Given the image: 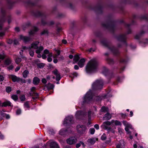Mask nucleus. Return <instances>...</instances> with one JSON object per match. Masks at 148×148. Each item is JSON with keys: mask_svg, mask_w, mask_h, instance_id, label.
Masks as SVG:
<instances>
[{"mask_svg": "<svg viewBox=\"0 0 148 148\" xmlns=\"http://www.w3.org/2000/svg\"><path fill=\"white\" fill-rule=\"evenodd\" d=\"M98 62L95 59H92L88 63L86 66V71L88 73L95 71L97 68Z\"/></svg>", "mask_w": 148, "mask_h": 148, "instance_id": "1", "label": "nucleus"}, {"mask_svg": "<svg viewBox=\"0 0 148 148\" xmlns=\"http://www.w3.org/2000/svg\"><path fill=\"white\" fill-rule=\"evenodd\" d=\"M76 130L78 133L82 134L85 133L87 128L85 125H78L77 126Z\"/></svg>", "mask_w": 148, "mask_h": 148, "instance_id": "2", "label": "nucleus"}, {"mask_svg": "<svg viewBox=\"0 0 148 148\" xmlns=\"http://www.w3.org/2000/svg\"><path fill=\"white\" fill-rule=\"evenodd\" d=\"M103 82L101 79L97 80L92 84V87L93 88H96L97 89H101L102 87Z\"/></svg>", "mask_w": 148, "mask_h": 148, "instance_id": "3", "label": "nucleus"}, {"mask_svg": "<svg viewBox=\"0 0 148 148\" xmlns=\"http://www.w3.org/2000/svg\"><path fill=\"white\" fill-rule=\"evenodd\" d=\"M92 95L91 91H89L85 95L84 98V101L83 102L88 103L92 100Z\"/></svg>", "mask_w": 148, "mask_h": 148, "instance_id": "4", "label": "nucleus"}, {"mask_svg": "<svg viewBox=\"0 0 148 148\" xmlns=\"http://www.w3.org/2000/svg\"><path fill=\"white\" fill-rule=\"evenodd\" d=\"M77 141V139L73 137H71L66 140L67 143L70 145L75 144L76 143Z\"/></svg>", "mask_w": 148, "mask_h": 148, "instance_id": "5", "label": "nucleus"}, {"mask_svg": "<svg viewBox=\"0 0 148 148\" xmlns=\"http://www.w3.org/2000/svg\"><path fill=\"white\" fill-rule=\"evenodd\" d=\"M72 132L69 129L66 130L64 129H61L59 132L60 134L62 135L69 134Z\"/></svg>", "mask_w": 148, "mask_h": 148, "instance_id": "6", "label": "nucleus"}, {"mask_svg": "<svg viewBox=\"0 0 148 148\" xmlns=\"http://www.w3.org/2000/svg\"><path fill=\"white\" fill-rule=\"evenodd\" d=\"M73 117L72 116H68L66 118L64 119L63 124H69L70 125L71 124L72 122Z\"/></svg>", "mask_w": 148, "mask_h": 148, "instance_id": "7", "label": "nucleus"}, {"mask_svg": "<svg viewBox=\"0 0 148 148\" xmlns=\"http://www.w3.org/2000/svg\"><path fill=\"white\" fill-rule=\"evenodd\" d=\"M103 26L104 27L108 29L111 31H112L114 28V25L109 23H103Z\"/></svg>", "mask_w": 148, "mask_h": 148, "instance_id": "8", "label": "nucleus"}, {"mask_svg": "<svg viewBox=\"0 0 148 148\" xmlns=\"http://www.w3.org/2000/svg\"><path fill=\"white\" fill-rule=\"evenodd\" d=\"M39 44V42L38 41H36L32 43L31 45V46L29 47V48L30 49H31L32 48L34 49H38V45Z\"/></svg>", "mask_w": 148, "mask_h": 148, "instance_id": "9", "label": "nucleus"}, {"mask_svg": "<svg viewBox=\"0 0 148 148\" xmlns=\"http://www.w3.org/2000/svg\"><path fill=\"white\" fill-rule=\"evenodd\" d=\"M9 77L14 82H18L19 77H17L16 76L13 75H10Z\"/></svg>", "mask_w": 148, "mask_h": 148, "instance_id": "10", "label": "nucleus"}, {"mask_svg": "<svg viewBox=\"0 0 148 148\" xmlns=\"http://www.w3.org/2000/svg\"><path fill=\"white\" fill-rule=\"evenodd\" d=\"M117 148H124L125 145L124 142L123 140H121L116 145Z\"/></svg>", "mask_w": 148, "mask_h": 148, "instance_id": "11", "label": "nucleus"}, {"mask_svg": "<svg viewBox=\"0 0 148 148\" xmlns=\"http://www.w3.org/2000/svg\"><path fill=\"white\" fill-rule=\"evenodd\" d=\"M20 38L21 40H22L24 42H28L30 40V38L27 36H24L22 35L20 36Z\"/></svg>", "mask_w": 148, "mask_h": 148, "instance_id": "12", "label": "nucleus"}, {"mask_svg": "<svg viewBox=\"0 0 148 148\" xmlns=\"http://www.w3.org/2000/svg\"><path fill=\"white\" fill-rule=\"evenodd\" d=\"M85 61V59L84 58L81 59L78 62V64L80 67H83L84 65Z\"/></svg>", "mask_w": 148, "mask_h": 148, "instance_id": "13", "label": "nucleus"}, {"mask_svg": "<svg viewBox=\"0 0 148 148\" xmlns=\"http://www.w3.org/2000/svg\"><path fill=\"white\" fill-rule=\"evenodd\" d=\"M126 38L125 34H122L119 36L117 38L118 40L120 41H124Z\"/></svg>", "mask_w": 148, "mask_h": 148, "instance_id": "14", "label": "nucleus"}, {"mask_svg": "<svg viewBox=\"0 0 148 148\" xmlns=\"http://www.w3.org/2000/svg\"><path fill=\"white\" fill-rule=\"evenodd\" d=\"M40 80L37 77H35L33 79V82L34 84L35 85H37L39 83Z\"/></svg>", "mask_w": 148, "mask_h": 148, "instance_id": "15", "label": "nucleus"}, {"mask_svg": "<svg viewBox=\"0 0 148 148\" xmlns=\"http://www.w3.org/2000/svg\"><path fill=\"white\" fill-rule=\"evenodd\" d=\"M50 146L51 148H59L58 144L55 142H51Z\"/></svg>", "mask_w": 148, "mask_h": 148, "instance_id": "16", "label": "nucleus"}, {"mask_svg": "<svg viewBox=\"0 0 148 148\" xmlns=\"http://www.w3.org/2000/svg\"><path fill=\"white\" fill-rule=\"evenodd\" d=\"M111 115L108 113L106 114L103 117V119L104 120H108L110 119L111 118Z\"/></svg>", "mask_w": 148, "mask_h": 148, "instance_id": "17", "label": "nucleus"}, {"mask_svg": "<svg viewBox=\"0 0 148 148\" xmlns=\"http://www.w3.org/2000/svg\"><path fill=\"white\" fill-rule=\"evenodd\" d=\"M111 123H112L111 121L110 122L109 121H105L103 123V125L105 129H107L109 127H108V125H110Z\"/></svg>", "mask_w": 148, "mask_h": 148, "instance_id": "18", "label": "nucleus"}, {"mask_svg": "<svg viewBox=\"0 0 148 148\" xmlns=\"http://www.w3.org/2000/svg\"><path fill=\"white\" fill-rule=\"evenodd\" d=\"M30 94L31 96H33L32 98L34 99H35L38 98L39 95L38 93H36V92H30Z\"/></svg>", "mask_w": 148, "mask_h": 148, "instance_id": "19", "label": "nucleus"}, {"mask_svg": "<svg viewBox=\"0 0 148 148\" xmlns=\"http://www.w3.org/2000/svg\"><path fill=\"white\" fill-rule=\"evenodd\" d=\"M145 33V32L143 30L140 31V33L137 34L135 36V38L136 39H138L140 37Z\"/></svg>", "mask_w": 148, "mask_h": 148, "instance_id": "20", "label": "nucleus"}, {"mask_svg": "<svg viewBox=\"0 0 148 148\" xmlns=\"http://www.w3.org/2000/svg\"><path fill=\"white\" fill-rule=\"evenodd\" d=\"M45 86L46 87L48 90L52 89L54 88V86L50 83H48L47 84L45 85Z\"/></svg>", "mask_w": 148, "mask_h": 148, "instance_id": "21", "label": "nucleus"}, {"mask_svg": "<svg viewBox=\"0 0 148 148\" xmlns=\"http://www.w3.org/2000/svg\"><path fill=\"white\" fill-rule=\"evenodd\" d=\"M11 103L9 101H6L2 103V107H6L7 106H11Z\"/></svg>", "mask_w": 148, "mask_h": 148, "instance_id": "22", "label": "nucleus"}, {"mask_svg": "<svg viewBox=\"0 0 148 148\" xmlns=\"http://www.w3.org/2000/svg\"><path fill=\"white\" fill-rule=\"evenodd\" d=\"M29 47H23V49H28L29 50V54L31 56L33 57L34 55V51H32L31 50V49H29Z\"/></svg>", "mask_w": 148, "mask_h": 148, "instance_id": "23", "label": "nucleus"}, {"mask_svg": "<svg viewBox=\"0 0 148 148\" xmlns=\"http://www.w3.org/2000/svg\"><path fill=\"white\" fill-rule=\"evenodd\" d=\"M29 74V71L27 70L24 71L22 74L23 77L24 78H26L27 77V75Z\"/></svg>", "mask_w": 148, "mask_h": 148, "instance_id": "24", "label": "nucleus"}, {"mask_svg": "<svg viewBox=\"0 0 148 148\" xmlns=\"http://www.w3.org/2000/svg\"><path fill=\"white\" fill-rule=\"evenodd\" d=\"M43 47L42 46H40L36 50V52L37 53H40L43 50Z\"/></svg>", "mask_w": 148, "mask_h": 148, "instance_id": "25", "label": "nucleus"}, {"mask_svg": "<svg viewBox=\"0 0 148 148\" xmlns=\"http://www.w3.org/2000/svg\"><path fill=\"white\" fill-rule=\"evenodd\" d=\"M38 30V29L36 27H34L33 30H31L29 32V34L32 35L34 34L35 32Z\"/></svg>", "mask_w": 148, "mask_h": 148, "instance_id": "26", "label": "nucleus"}, {"mask_svg": "<svg viewBox=\"0 0 148 148\" xmlns=\"http://www.w3.org/2000/svg\"><path fill=\"white\" fill-rule=\"evenodd\" d=\"M111 122L112 123H114L116 125H121V123L117 120H112L111 121Z\"/></svg>", "mask_w": 148, "mask_h": 148, "instance_id": "27", "label": "nucleus"}, {"mask_svg": "<svg viewBox=\"0 0 148 148\" xmlns=\"http://www.w3.org/2000/svg\"><path fill=\"white\" fill-rule=\"evenodd\" d=\"M101 110L102 112H108V108L107 107L103 106L101 108Z\"/></svg>", "mask_w": 148, "mask_h": 148, "instance_id": "28", "label": "nucleus"}, {"mask_svg": "<svg viewBox=\"0 0 148 148\" xmlns=\"http://www.w3.org/2000/svg\"><path fill=\"white\" fill-rule=\"evenodd\" d=\"M80 58L79 56L78 55H76L74 56L73 60L75 63H76Z\"/></svg>", "mask_w": 148, "mask_h": 148, "instance_id": "29", "label": "nucleus"}, {"mask_svg": "<svg viewBox=\"0 0 148 148\" xmlns=\"http://www.w3.org/2000/svg\"><path fill=\"white\" fill-rule=\"evenodd\" d=\"M95 138H90L88 139V142L91 144H93L95 143Z\"/></svg>", "mask_w": 148, "mask_h": 148, "instance_id": "30", "label": "nucleus"}, {"mask_svg": "<svg viewBox=\"0 0 148 148\" xmlns=\"http://www.w3.org/2000/svg\"><path fill=\"white\" fill-rule=\"evenodd\" d=\"M83 114V112L81 111H77L76 114V116L77 118H79V116H81Z\"/></svg>", "mask_w": 148, "mask_h": 148, "instance_id": "31", "label": "nucleus"}, {"mask_svg": "<svg viewBox=\"0 0 148 148\" xmlns=\"http://www.w3.org/2000/svg\"><path fill=\"white\" fill-rule=\"evenodd\" d=\"M11 62V60L9 58L7 59L5 61V64L8 65L10 64Z\"/></svg>", "mask_w": 148, "mask_h": 148, "instance_id": "32", "label": "nucleus"}, {"mask_svg": "<svg viewBox=\"0 0 148 148\" xmlns=\"http://www.w3.org/2000/svg\"><path fill=\"white\" fill-rule=\"evenodd\" d=\"M4 22V20L3 18H1L0 19V29H2L3 24Z\"/></svg>", "mask_w": 148, "mask_h": 148, "instance_id": "33", "label": "nucleus"}, {"mask_svg": "<svg viewBox=\"0 0 148 148\" xmlns=\"http://www.w3.org/2000/svg\"><path fill=\"white\" fill-rule=\"evenodd\" d=\"M12 98L15 101H16L18 99V97L16 95H13L11 96Z\"/></svg>", "mask_w": 148, "mask_h": 148, "instance_id": "34", "label": "nucleus"}, {"mask_svg": "<svg viewBox=\"0 0 148 148\" xmlns=\"http://www.w3.org/2000/svg\"><path fill=\"white\" fill-rule=\"evenodd\" d=\"M5 56L3 52L0 54V59L3 60L5 58Z\"/></svg>", "mask_w": 148, "mask_h": 148, "instance_id": "35", "label": "nucleus"}, {"mask_svg": "<svg viewBox=\"0 0 148 148\" xmlns=\"http://www.w3.org/2000/svg\"><path fill=\"white\" fill-rule=\"evenodd\" d=\"M106 130L108 131V132H111L112 133H114L115 132L114 130L110 127H109Z\"/></svg>", "mask_w": 148, "mask_h": 148, "instance_id": "36", "label": "nucleus"}, {"mask_svg": "<svg viewBox=\"0 0 148 148\" xmlns=\"http://www.w3.org/2000/svg\"><path fill=\"white\" fill-rule=\"evenodd\" d=\"M21 61V59L20 58H17L15 60V62L17 64H18Z\"/></svg>", "mask_w": 148, "mask_h": 148, "instance_id": "37", "label": "nucleus"}, {"mask_svg": "<svg viewBox=\"0 0 148 148\" xmlns=\"http://www.w3.org/2000/svg\"><path fill=\"white\" fill-rule=\"evenodd\" d=\"M20 99L21 101H24L25 100V97L24 95H22L20 97Z\"/></svg>", "mask_w": 148, "mask_h": 148, "instance_id": "38", "label": "nucleus"}, {"mask_svg": "<svg viewBox=\"0 0 148 148\" xmlns=\"http://www.w3.org/2000/svg\"><path fill=\"white\" fill-rule=\"evenodd\" d=\"M56 75V80L57 81L59 80L60 79V73H58V74Z\"/></svg>", "mask_w": 148, "mask_h": 148, "instance_id": "39", "label": "nucleus"}, {"mask_svg": "<svg viewBox=\"0 0 148 148\" xmlns=\"http://www.w3.org/2000/svg\"><path fill=\"white\" fill-rule=\"evenodd\" d=\"M8 22L9 24L11 22V18L10 16H9L7 18Z\"/></svg>", "mask_w": 148, "mask_h": 148, "instance_id": "40", "label": "nucleus"}, {"mask_svg": "<svg viewBox=\"0 0 148 148\" xmlns=\"http://www.w3.org/2000/svg\"><path fill=\"white\" fill-rule=\"evenodd\" d=\"M5 13V11L3 9H1V12L0 13V15L3 16Z\"/></svg>", "mask_w": 148, "mask_h": 148, "instance_id": "41", "label": "nucleus"}, {"mask_svg": "<svg viewBox=\"0 0 148 148\" xmlns=\"http://www.w3.org/2000/svg\"><path fill=\"white\" fill-rule=\"evenodd\" d=\"M20 82L22 83H25L26 82L25 79L22 78H19V79L18 80V82Z\"/></svg>", "mask_w": 148, "mask_h": 148, "instance_id": "42", "label": "nucleus"}, {"mask_svg": "<svg viewBox=\"0 0 148 148\" xmlns=\"http://www.w3.org/2000/svg\"><path fill=\"white\" fill-rule=\"evenodd\" d=\"M24 106L25 108H29V105L28 102H26L24 104Z\"/></svg>", "mask_w": 148, "mask_h": 148, "instance_id": "43", "label": "nucleus"}, {"mask_svg": "<svg viewBox=\"0 0 148 148\" xmlns=\"http://www.w3.org/2000/svg\"><path fill=\"white\" fill-rule=\"evenodd\" d=\"M91 134H93L95 132V130L94 128H90L89 130Z\"/></svg>", "mask_w": 148, "mask_h": 148, "instance_id": "44", "label": "nucleus"}, {"mask_svg": "<svg viewBox=\"0 0 148 148\" xmlns=\"http://www.w3.org/2000/svg\"><path fill=\"white\" fill-rule=\"evenodd\" d=\"M108 62L110 64H112L114 63V61L112 59H108Z\"/></svg>", "mask_w": 148, "mask_h": 148, "instance_id": "45", "label": "nucleus"}, {"mask_svg": "<svg viewBox=\"0 0 148 148\" xmlns=\"http://www.w3.org/2000/svg\"><path fill=\"white\" fill-rule=\"evenodd\" d=\"M123 124L125 125L126 127H129L130 125V124L128 123L127 122L125 121H124L123 122Z\"/></svg>", "mask_w": 148, "mask_h": 148, "instance_id": "46", "label": "nucleus"}, {"mask_svg": "<svg viewBox=\"0 0 148 148\" xmlns=\"http://www.w3.org/2000/svg\"><path fill=\"white\" fill-rule=\"evenodd\" d=\"M101 138L103 140H106V135L104 134H103L101 136Z\"/></svg>", "mask_w": 148, "mask_h": 148, "instance_id": "47", "label": "nucleus"}, {"mask_svg": "<svg viewBox=\"0 0 148 148\" xmlns=\"http://www.w3.org/2000/svg\"><path fill=\"white\" fill-rule=\"evenodd\" d=\"M6 91L8 92H10L11 90V89L10 87H8L6 89Z\"/></svg>", "mask_w": 148, "mask_h": 148, "instance_id": "48", "label": "nucleus"}, {"mask_svg": "<svg viewBox=\"0 0 148 148\" xmlns=\"http://www.w3.org/2000/svg\"><path fill=\"white\" fill-rule=\"evenodd\" d=\"M36 89V88L35 87H32L31 89V92H35V90Z\"/></svg>", "mask_w": 148, "mask_h": 148, "instance_id": "49", "label": "nucleus"}, {"mask_svg": "<svg viewBox=\"0 0 148 148\" xmlns=\"http://www.w3.org/2000/svg\"><path fill=\"white\" fill-rule=\"evenodd\" d=\"M118 132L120 134H121L123 133V129L120 128H118Z\"/></svg>", "mask_w": 148, "mask_h": 148, "instance_id": "50", "label": "nucleus"}, {"mask_svg": "<svg viewBox=\"0 0 148 148\" xmlns=\"http://www.w3.org/2000/svg\"><path fill=\"white\" fill-rule=\"evenodd\" d=\"M131 126V125H130V126L129 127H126L125 128V130L128 132V133L129 134L130 133V132L129 131V129L128 128V127H130Z\"/></svg>", "mask_w": 148, "mask_h": 148, "instance_id": "51", "label": "nucleus"}, {"mask_svg": "<svg viewBox=\"0 0 148 148\" xmlns=\"http://www.w3.org/2000/svg\"><path fill=\"white\" fill-rule=\"evenodd\" d=\"M67 6L68 7L70 8H72L73 7V4L71 3H69L67 5Z\"/></svg>", "mask_w": 148, "mask_h": 148, "instance_id": "52", "label": "nucleus"}, {"mask_svg": "<svg viewBox=\"0 0 148 148\" xmlns=\"http://www.w3.org/2000/svg\"><path fill=\"white\" fill-rule=\"evenodd\" d=\"M53 72L55 75L58 74L59 73L57 69H55L53 71Z\"/></svg>", "mask_w": 148, "mask_h": 148, "instance_id": "53", "label": "nucleus"}, {"mask_svg": "<svg viewBox=\"0 0 148 148\" xmlns=\"http://www.w3.org/2000/svg\"><path fill=\"white\" fill-rule=\"evenodd\" d=\"M120 114L123 118H125L126 116V115L125 114L120 113Z\"/></svg>", "mask_w": 148, "mask_h": 148, "instance_id": "54", "label": "nucleus"}, {"mask_svg": "<svg viewBox=\"0 0 148 148\" xmlns=\"http://www.w3.org/2000/svg\"><path fill=\"white\" fill-rule=\"evenodd\" d=\"M41 81H42V82L43 83L45 84H46L47 82V81L46 80L45 78L42 79L41 80Z\"/></svg>", "mask_w": 148, "mask_h": 148, "instance_id": "55", "label": "nucleus"}, {"mask_svg": "<svg viewBox=\"0 0 148 148\" xmlns=\"http://www.w3.org/2000/svg\"><path fill=\"white\" fill-rule=\"evenodd\" d=\"M21 112V109H19L17 110L16 113L17 114H19Z\"/></svg>", "mask_w": 148, "mask_h": 148, "instance_id": "56", "label": "nucleus"}, {"mask_svg": "<svg viewBox=\"0 0 148 148\" xmlns=\"http://www.w3.org/2000/svg\"><path fill=\"white\" fill-rule=\"evenodd\" d=\"M49 53V51L47 49H45L44 51V53L45 55L48 54Z\"/></svg>", "mask_w": 148, "mask_h": 148, "instance_id": "57", "label": "nucleus"}, {"mask_svg": "<svg viewBox=\"0 0 148 148\" xmlns=\"http://www.w3.org/2000/svg\"><path fill=\"white\" fill-rule=\"evenodd\" d=\"M64 57L62 56H60L59 57V60H62L64 59Z\"/></svg>", "mask_w": 148, "mask_h": 148, "instance_id": "58", "label": "nucleus"}, {"mask_svg": "<svg viewBox=\"0 0 148 148\" xmlns=\"http://www.w3.org/2000/svg\"><path fill=\"white\" fill-rule=\"evenodd\" d=\"M54 50L55 51L57 52V53L58 54V55H60V50H58L56 49H54Z\"/></svg>", "mask_w": 148, "mask_h": 148, "instance_id": "59", "label": "nucleus"}, {"mask_svg": "<svg viewBox=\"0 0 148 148\" xmlns=\"http://www.w3.org/2000/svg\"><path fill=\"white\" fill-rule=\"evenodd\" d=\"M94 99H95L96 100H101L102 99L99 96L95 97H94Z\"/></svg>", "mask_w": 148, "mask_h": 148, "instance_id": "60", "label": "nucleus"}, {"mask_svg": "<svg viewBox=\"0 0 148 148\" xmlns=\"http://www.w3.org/2000/svg\"><path fill=\"white\" fill-rule=\"evenodd\" d=\"M13 43L14 44L17 45L18 43V41L16 39H15L13 40Z\"/></svg>", "mask_w": 148, "mask_h": 148, "instance_id": "61", "label": "nucleus"}, {"mask_svg": "<svg viewBox=\"0 0 148 148\" xmlns=\"http://www.w3.org/2000/svg\"><path fill=\"white\" fill-rule=\"evenodd\" d=\"M4 79V77L3 76L0 75V81H3Z\"/></svg>", "mask_w": 148, "mask_h": 148, "instance_id": "62", "label": "nucleus"}, {"mask_svg": "<svg viewBox=\"0 0 148 148\" xmlns=\"http://www.w3.org/2000/svg\"><path fill=\"white\" fill-rule=\"evenodd\" d=\"M91 114V111H89L88 112V118H89V119H90V115Z\"/></svg>", "mask_w": 148, "mask_h": 148, "instance_id": "63", "label": "nucleus"}, {"mask_svg": "<svg viewBox=\"0 0 148 148\" xmlns=\"http://www.w3.org/2000/svg\"><path fill=\"white\" fill-rule=\"evenodd\" d=\"M5 33L4 32L0 33V38H1L4 36Z\"/></svg>", "mask_w": 148, "mask_h": 148, "instance_id": "64", "label": "nucleus"}]
</instances>
